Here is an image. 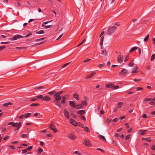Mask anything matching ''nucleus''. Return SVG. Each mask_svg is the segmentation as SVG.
<instances>
[{
    "mask_svg": "<svg viewBox=\"0 0 155 155\" xmlns=\"http://www.w3.org/2000/svg\"><path fill=\"white\" fill-rule=\"evenodd\" d=\"M130 134H128V135H127L125 137L126 140H128L130 137Z\"/></svg>",
    "mask_w": 155,
    "mask_h": 155,
    "instance_id": "a18cd8bd",
    "label": "nucleus"
},
{
    "mask_svg": "<svg viewBox=\"0 0 155 155\" xmlns=\"http://www.w3.org/2000/svg\"><path fill=\"white\" fill-rule=\"evenodd\" d=\"M64 116L67 118L68 119H69V115L68 111L64 109Z\"/></svg>",
    "mask_w": 155,
    "mask_h": 155,
    "instance_id": "9d476101",
    "label": "nucleus"
},
{
    "mask_svg": "<svg viewBox=\"0 0 155 155\" xmlns=\"http://www.w3.org/2000/svg\"><path fill=\"white\" fill-rule=\"evenodd\" d=\"M45 33L44 31L42 30H40L36 32L35 33L37 34H43Z\"/></svg>",
    "mask_w": 155,
    "mask_h": 155,
    "instance_id": "a878e982",
    "label": "nucleus"
},
{
    "mask_svg": "<svg viewBox=\"0 0 155 155\" xmlns=\"http://www.w3.org/2000/svg\"><path fill=\"white\" fill-rule=\"evenodd\" d=\"M117 120H118V118H115L113 119L112 120V121L113 122H116Z\"/></svg>",
    "mask_w": 155,
    "mask_h": 155,
    "instance_id": "774afa93",
    "label": "nucleus"
},
{
    "mask_svg": "<svg viewBox=\"0 0 155 155\" xmlns=\"http://www.w3.org/2000/svg\"><path fill=\"white\" fill-rule=\"evenodd\" d=\"M128 55L126 56V57L124 59V61L126 62L129 59V58H128Z\"/></svg>",
    "mask_w": 155,
    "mask_h": 155,
    "instance_id": "0e129e2a",
    "label": "nucleus"
},
{
    "mask_svg": "<svg viewBox=\"0 0 155 155\" xmlns=\"http://www.w3.org/2000/svg\"><path fill=\"white\" fill-rule=\"evenodd\" d=\"M138 48V47H134L132 48L130 51V52H131L134 51L136 50Z\"/></svg>",
    "mask_w": 155,
    "mask_h": 155,
    "instance_id": "cd10ccee",
    "label": "nucleus"
},
{
    "mask_svg": "<svg viewBox=\"0 0 155 155\" xmlns=\"http://www.w3.org/2000/svg\"><path fill=\"white\" fill-rule=\"evenodd\" d=\"M40 105L39 104H35V103H33L31 104L30 106H39Z\"/></svg>",
    "mask_w": 155,
    "mask_h": 155,
    "instance_id": "72a5a7b5",
    "label": "nucleus"
},
{
    "mask_svg": "<svg viewBox=\"0 0 155 155\" xmlns=\"http://www.w3.org/2000/svg\"><path fill=\"white\" fill-rule=\"evenodd\" d=\"M101 54L104 56H106L107 55V53L105 50H104L101 51Z\"/></svg>",
    "mask_w": 155,
    "mask_h": 155,
    "instance_id": "6ab92c4d",
    "label": "nucleus"
},
{
    "mask_svg": "<svg viewBox=\"0 0 155 155\" xmlns=\"http://www.w3.org/2000/svg\"><path fill=\"white\" fill-rule=\"evenodd\" d=\"M147 116L146 114H143L142 115V117L143 118H145L147 117Z\"/></svg>",
    "mask_w": 155,
    "mask_h": 155,
    "instance_id": "5fc2aeb1",
    "label": "nucleus"
},
{
    "mask_svg": "<svg viewBox=\"0 0 155 155\" xmlns=\"http://www.w3.org/2000/svg\"><path fill=\"white\" fill-rule=\"evenodd\" d=\"M155 59V54H153L151 58V60L153 61Z\"/></svg>",
    "mask_w": 155,
    "mask_h": 155,
    "instance_id": "f704fd0d",
    "label": "nucleus"
},
{
    "mask_svg": "<svg viewBox=\"0 0 155 155\" xmlns=\"http://www.w3.org/2000/svg\"><path fill=\"white\" fill-rule=\"evenodd\" d=\"M74 153L75 154H77L78 155H81V153H79L78 151H75L74 152Z\"/></svg>",
    "mask_w": 155,
    "mask_h": 155,
    "instance_id": "ea45409f",
    "label": "nucleus"
},
{
    "mask_svg": "<svg viewBox=\"0 0 155 155\" xmlns=\"http://www.w3.org/2000/svg\"><path fill=\"white\" fill-rule=\"evenodd\" d=\"M128 70L126 69H124L119 73V74L122 76H125L128 72Z\"/></svg>",
    "mask_w": 155,
    "mask_h": 155,
    "instance_id": "0eeeda50",
    "label": "nucleus"
},
{
    "mask_svg": "<svg viewBox=\"0 0 155 155\" xmlns=\"http://www.w3.org/2000/svg\"><path fill=\"white\" fill-rule=\"evenodd\" d=\"M45 39V38H39V39H37V40H35V41L36 42H38V41H40L42 40H43L44 39Z\"/></svg>",
    "mask_w": 155,
    "mask_h": 155,
    "instance_id": "e433bc0d",
    "label": "nucleus"
},
{
    "mask_svg": "<svg viewBox=\"0 0 155 155\" xmlns=\"http://www.w3.org/2000/svg\"><path fill=\"white\" fill-rule=\"evenodd\" d=\"M140 70L137 67H134L132 70L131 73L133 74L136 73L139 71Z\"/></svg>",
    "mask_w": 155,
    "mask_h": 155,
    "instance_id": "20e7f679",
    "label": "nucleus"
},
{
    "mask_svg": "<svg viewBox=\"0 0 155 155\" xmlns=\"http://www.w3.org/2000/svg\"><path fill=\"white\" fill-rule=\"evenodd\" d=\"M40 145H41L42 146H43L44 145V143L42 141H40Z\"/></svg>",
    "mask_w": 155,
    "mask_h": 155,
    "instance_id": "338daca9",
    "label": "nucleus"
},
{
    "mask_svg": "<svg viewBox=\"0 0 155 155\" xmlns=\"http://www.w3.org/2000/svg\"><path fill=\"white\" fill-rule=\"evenodd\" d=\"M134 65V63H130L129 64V66L130 67H132Z\"/></svg>",
    "mask_w": 155,
    "mask_h": 155,
    "instance_id": "13d9d810",
    "label": "nucleus"
},
{
    "mask_svg": "<svg viewBox=\"0 0 155 155\" xmlns=\"http://www.w3.org/2000/svg\"><path fill=\"white\" fill-rule=\"evenodd\" d=\"M55 92H56L55 91H51L50 92H49L48 93V94H54V93H55Z\"/></svg>",
    "mask_w": 155,
    "mask_h": 155,
    "instance_id": "09e8293b",
    "label": "nucleus"
},
{
    "mask_svg": "<svg viewBox=\"0 0 155 155\" xmlns=\"http://www.w3.org/2000/svg\"><path fill=\"white\" fill-rule=\"evenodd\" d=\"M73 97L76 100H79V95L77 94H73Z\"/></svg>",
    "mask_w": 155,
    "mask_h": 155,
    "instance_id": "4be33fe9",
    "label": "nucleus"
},
{
    "mask_svg": "<svg viewBox=\"0 0 155 155\" xmlns=\"http://www.w3.org/2000/svg\"><path fill=\"white\" fill-rule=\"evenodd\" d=\"M116 29L117 28L114 26L110 27L107 30V34L111 35L114 32Z\"/></svg>",
    "mask_w": 155,
    "mask_h": 155,
    "instance_id": "f257e3e1",
    "label": "nucleus"
},
{
    "mask_svg": "<svg viewBox=\"0 0 155 155\" xmlns=\"http://www.w3.org/2000/svg\"><path fill=\"white\" fill-rule=\"evenodd\" d=\"M137 91H140V90H142V89L141 88H140V87H137Z\"/></svg>",
    "mask_w": 155,
    "mask_h": 155,
    "instance_id": "e2e57ef3",
    "label": "nucleus"
},
{
    "mask_svg": "<svg viewBox=\"0 0 155 155\" xmlns=\"http://www.w3.org/2000/svg\"><path fill=\"white\" fill-rule=\"evenodd\" d=\"M18 124L17 123H14L13 122H10L8 123V125H12L13 127H15L17 126V124Z\"/></svg>",
    "mask_w": 155,
    "mask_h": 155,
    "instance_id": "dca6fc26",
    "label": "nucleus"
},
{
    "mask_svg": "<svg viewBox=\"0 0 155 155\" xmlns=\"http://www.w3.org/2000/svg\"><path fill=\"white\" fill-rule=\"evenodd\" d=\"M31 115V114L30 113H27L24 114V116L25 118H27L30 116Z\"/></svg>",
    "mask_w": 155,
    "mask_h": 155,
    "instance_id": "c85d7f7f",
    "label": "nucleus"
},
{
    "mask_svg": "<svg viewBox=\"0 0 155 155\" xmlns=\"http://www.w3.org/2000/svg\"><path fill=\"white\" fill-rule=\"evenodd\" d=\"M36 97H37V98L40 99H42V100H43V96L42 95H38L36 96Z\"/></svg>",
    "mask_w": 155,
    "mask_h": 155,
    "instance_id": "473e14b6",
    "label": "nucleus"
},
{
    "mask_svg": "<svg viewBox=\"0 0 155 155\" xmlns=\"http://www.w3.org/2000/svg\"><path fill=\"white\" fill-rule=\"evenodd\" d=\"M96 74V73L95 72H93L91 73V74L90 75H88L87 77L86 78V79H89L90 78Z\"/></svg>",
    "mask_w": 155,
    "mask_h": 155,
    "instance_id": "2eb2a0df",
    "label": "nucleus"
},
{
    "mask_svg": "<svg viewBox=\"0 0 155 155\" xmlns=\"http://www.w3.org/2000/svg\"><path fill=\"white\" fill-rule=\"evenodd\" d=\"M12 104V103L11 102H9L8 103H4L3 104V106L4 107H8L9 105H11Z\"/></svg>",
    "mask_w": 155,
    "mask_h": 155,
    "instance_id": "393cba45",
    "label": "nucleus"
},
{
    "mask_svg": "<svg viewBox=\"0 0 155 155\" xmlns=\"http://www.w3.org/2000/svg\"><path fill=\"white\" fill-rule=\"evenodd\" d=\"M70 63V62L65 64H64V65L62 67V68H64V67H65L67 66Z\"/></svg>",
    "mask_w": 155,
    "mask_h": 155,
    "instance_id": "3c124183",
    "label": "nucleus"
},
{
    "mask_svg": "<svg viewBox=\"0 0 155 155\" xmlns=\"http://www.w3.org/2000/svg\"><path fill=\"white\" fill-rule=\"evenodd\" d=\"M149 35L148 34L146 37L144 39L143 41L145 42L147 41L149 39Z\"/></svg>",
    "mask_w": 155,
    "mask_h": 155,
    "instance_id": "7c9ffc66",
    "label": "nucleus"
},
{
    "mask_svg": "<svg viewBox=\"0 0 155 155\" xmlns=\"http://www.w3.org/2000/svg\"><path fill=\"white\" fill-rule=\"evenodd\" d=\"M23 37V36L20 35H14L12 38L10 39V40L11 41L15 40H17V39L20 38H21Z\"/></svg>",
    "mask_w": 155,
    "mask_h": 155,
    "instance_id": "7ed1b4c3",
    "label": "nucleus"
},
{
    "mask_svg": "<svg viewBox=\"0 0 155 155\" xmlns=\"http://www.w3.org/2000/svg\"><path fill=\"white\" fill-rule=\"evenodd\" d=\"M32 148V146H29V147H28V148H27V150H30Z\"/></svg>",
    "mask_w": 155,
    "mask_h": 155,
    "instance_id": "864d4df0",
    "label": "nucleus"
},
{
    "mask_svg": "<svg viewBox=\"0 0 155 155\" xmlns=\"http://www.w3.org/2000/svg\"><path fill=\"white\" fill-rule=\"evenodd\" d=\"M51 26L52 25H51L45 26L44 28L45 29H47L50 28Z\"/></svg>",
    "mask_w": 155,
    "mask_h": 155,
    "instance_id": "de8ad7c7",
    "label": "nucleus"
},
{
    "mask_svg": "<svg viewBox=\"0 0 155 155\" xmlns=\"http://www.w3.org/2000/svg\"><path fill=\"white\" fill-rule=\"evenodd\" d=\"M151 100H152V99L151 98H146V99H145L144 100V101H149Z\"/></svg>",
    "mask_w": 155,
    "mask_h": 155,
    "instance_id": "37998d69",
    "label": "nucleus"
},
{
    "mask_svg": "<svg viewBox=\"0 0 155 155\" xmlns=\"http://www.w3.org/2000/svg\"><path fill=\"white\" fill-rule=\"evenodd\" d=\"M105 63H104V64H100L99 65V68H101L103 66L105 65Z\"/></svg>",
    "mask_w": 155,
    "mask_h": 155,
    "instance_id": "680f3d73",
    "label": "nucleus"
},
{
    "mask_svg": "<svg viewBox=\"0 0 155 155\" xmlns=\"http://www.w3.org/2000/svg\"><path fill=\"white\" fill-rule=\"evenodd\" d=\"M149 130L150 129L145 130L140 129L138 131L137 134L141 135H143L146 134V132H148V130Z\"/></svg>",
    "mask_w": 155,
    "mask_h": 155,
    "instance_id": "f03ea898",
    "label": "nucleus"
},
{
    "mask_svg": "<svg viewBox=\"0 0 155 155\" xmlns=\"http://www.w3.org/2000/svg\"><path fill=\"white\" fill-rule=\"evenodd\" d=\"M9 137V136H6V137H5L4 138H3V140H7L8 139V138Z\"/></svg>",
    "mask_w": 155,
    "mask_h": 155,
    "instance_id": "bf43d9fd",
    "label": "nucleus"
},
{
    "mask_svg": "<svg viewBox=\"0 0 155 155\" xmlns=\"http://www.w3.org/2000/svg\"><path fill=\"white\" fill-rule=\"evenodd\" d=\"M27 134H22L21 136L23 138H26L27 137Z\"/></svg>",
    "mask_w": 155,
    "mask_h": 155,
    "instance_id": "8fccbe9b",
    "label": "nucleus"
},
{
    "mask_svg": "<svg viewBox=\"0 0 155 155\" xmlns=\"http://www.w3.org/2000/svg\"><path fill=\"white\" fill-rule=\"evenodd\" d=\"M124 103L122 102H119L117 104L118 108L119 109L121 108L122 107V105Z\"/></svg>",
    "mask_w": 155,
    "mask_h": 155,
    "instance_id": "aec40b11",
    "label": "nucleus"
},
{
    "mask_svg": "<svg viewBox=\"0 0 155 155\" xmlns=\"http://www.w3.org/2000/svg\"><path fill=\"white\" fill-rule=\"evenodd\" d=\"M81 104L83 106H86L87 104V103L86 101L84 100L81 102Z\"/></svg>",
    "mask_w": 155,
    "mask_h": 155,
    "instance_id": "bb28decb",
    "label": "nucleus"
},
{
    "mask_svg": "<svg viewBox=\"0 0 155 155\" xmlns=\"http://www.w3.org/2000/svg\"><path fill=\"white\" fill-rule=\"evenodd\" d=\"M77 109H79L83 108L84 107V106L82 105L81 104H80L77 105L76 107Z\"/></svg>",
    "mask_w": 155,
    "mask_h": 155,
    "instance_id": "a211bd4d",
    "label": "nucleus"
},
{
    "mask_svg": "<svg viewBox=\"0 0 155 155\" xmlns=\"http://www.w3.org/2000/svg\"><path fill=\"white\" fill-rule=\"evenodd\" d=\"M31 35H32V34L31 33H29L27 34V35H26L24 37L25 38H28Z\"/></svg>",
    "mask_w": 155,
    "mask_h": 155,
    "instance_id": "58836bf2",
    "label": "nucleus"
},
{
    "mask_svg": "<svg viewBox=\"0 0 155 155\" xmlns=\"http://www.w3.org/2000/svg\"><path fill=\"white\" fill-rule=\"evenodd\" d=\"M43 87H44L40 86V87H36L35 88L36 89H40L42 88Z\"/></svg>",
    "mask_w": 155,
    "mask_h": 155,
    "instance_id": "6e6d98bb",
    "label": "nucleus"
},
{
    "mask_svg": "<svg viewBox=\"0 0 155 155\" xmlns=\"http://www.w3.org/2000/svg\"><path fill=\"white\" fill-rule=\"evenodd\" d=\"M70 105L73 107H75L76 103L74 101H70L69 102Z\"/></svg>",
    "mask_w": 155,
    "mask_h": 155,
    "instance_id": "f8f14e48",
    "label": "nucleus"
},
{
    "mask_svg": "<svg viewBox=\"0 0 155 155\" xmlns=\"http://www.w3.org/2000/svg\"><path fill=\"white\" fill-rule=\"evenodd\" d=\"M81 118L84 120H86L85 117L84 116H82L81 117Z\"/></svg>",
    "mask_w": 155,
    "mask_h": 155,
    "instance_id": "603ef678",
    "label": "nucleus"
},
{
    "mask_svg": "<svg viewBox=\"0 0 155 155\" xmlns=\"http://www.w3.org/2000/svg\"><path fill=\"white\" fill-rule=\"evenodd\" d=\"M84 130L85 131L87 132H89V128L87 127H84Z\"/></svg>",
    "mask_w": 155,
    "mask_h": 155,
    "instance_id": "c9c22d12",
    "label": "nucleus"
},
{
    "mask_svg": "<svg viewBox=\"0 0 155 155\" xmlns=\"http://www.w3.org/2000/svg\"><path fill=\"white\" fill-rule=\"evenodd\" d=\"M52 135L51 134H47L46 135V136L47 138H49L51 137Z\"/></svg>",
    "mask_w": 155,
    "mask_h": 155,
    "instance_id": "a19ab883",
    "label": "nucleus"
},
{
    "mask_svg": "<svg viewBox=\"0 0 155 155\" xmlns=\"http://www.w3.org/2000/svg\"><path fill=\"white\" fill-rule=\"evenodd\" d=\"M70 123L73 125L76 126L77 125V123L76 121L72 119H71L70 120Z\"/></svg>",
    "mask_w": 155,
    "mask_h": 155,
    "instance_id": "9b49d317",
    "label": "nucleus"
},
{
    "mask_svg": "<svg viewBox=\"0 0 155 155\" xmlns=\"http://www.w3.org/2000/svg\"><path fill=\"white\" fill-rule=\"evenodd\" d=\"M51 98L48 96H44L43 97L42 100L45 101H48L50 100Z\"/></svg>",
    "mask_w": 155,
    "mask_h": 155,
    "instance_id": "4468645a",
    "label": "nucleus"
},
{
    "mask_svg": "<svg viewBox=\"0 0 155 155\" xmlns=\"http://www.w3.org/2000/svg\"><path fill=\"white\" fill-rule=\"evenodd\" d=\"M21 122H20L19 123H18V124H17V126L16 127H16L15 130H18L19 129V128L21 127Z\"/></svg>",
    "mask_w": 155,
    "mask_h": 155,
    "instance_id": "b1692460",
    "label": "nucleus"
},
{
    "mask_svg": "<svg viewBox=\"0 0 155 155\" xmlns=\"http://www.w3.org/2000/svg\"><path fill=\"white\" fill-rule=\"evenodd\" d=\"M54 97L56 101H60L61 98V96L59 95H58V93H56Z\"/></svg>",
    "mask_w": 155,
    "mask_h": 155,
    "instance_id": "1a4fd4ad",
    "label": "nucleus"
},
{
    "mask_svg": "<svg viewBox=\"0 0 155 155\" xmlns=\"http://www.w3.org/2000/svg\"><path fill=\"white\" fill-rule=\"evenodd\" d=\"M6 47V46L5 45H3L2 46H1L0 47V51L2 50L4 48H5Z\"/></svg>",
    "mask_w": 155,
    "mask_h": 155,
    "instance_id": "79ce46f5",
    "label": "nucleus"
},
{
    "mask_svg": "<svg viewBox=\"0 0 155 155\" xmlns=\"http://www.w3.org/2000/svg\"><path fill=\"white\" fill-rule=\"evenodd\" d=\"M98 137L99 138L101 139H104L105 141H106L105 138L104 136L100 135L98 136Z\"/></svg>",
    "mask_w": 155,
    "mask_h": 155,
    "instance_id": "c756f323",
    "label": "nucleus"
},
{
    "mask_svg": "<svg viewBox=\"0 0 155 155\" xmlns=\"http://www.w3.org/2000/svg\"><path fill=\"white\" fill-rule=\"evenodd\" d=\"M146 140L148 142H150L151 141V139L150 137L146 138Z\"/></svg>",
    "mask_w": 155,
    "mask_h": 155,
    "instance_id": "4c0bfd02",
    "label": "nucleus"
},
{
    "mask_svg": "<svg viewBox=\"0 0 155 155\" xmlns=\"http://www.w3.org/2000/svg\"><path fill=\"white\" fill-rule=\"evenodd\" d=\"M91 60V59H86L84 61V63L87 62H89V61H90Z\"/></svg>",
    "mask_w": 155,
    "mask_h": 155,
    "instance_id": "49530a36",
    "label": "nucleus"
},
{
    "mask_svg": "<svg viewBox=\"0 0 155 155\" xmlns=\"http://www.w3.org/2000/svg\"><path fill=\"white\" fill-rule=\"evenodd\" d=\"M112 120H111V119H110L109 120V119L107 120V124H110V123L112 121Z\"/></svg>",
    "mask_w": 155,
    "mask_h": 155,
    "instance_id": "69168bd1",
    "label": "nucleus"
},
{
    "mask_svg": "<svg viewBox=\"0 0 155 155\" xmlns=\"http://www.w3.org/2000/svg\"><path fill=\"white\" fill-rule=\"evenodd\" d=\"M124 57L121 55H118L117 58V61L120 63H121L123 61Z\"/></svg>",
    "mask_w": 155,
    "mask_h": 155,
    "instance_id": "39448f33",
    "label": "nucleus"
},
{
    "mask_svg": "<svg viewBox=\"0 0 155 155\" xmlns=\"http://www.w3.org/2000/svg\"><path fill=\"white\" fill-rule=\"evenodd\" d=\"M49 128L51 129L54 133H57L58 132V130L56 128V127L54 124H51Z\"/></svg>",
    "mask_w": 155,
    "mask_h": 155,
    "instance_id": "423d86ee",
    "label": "nucleus"
},
{
    "mask_svg": "<svg viewBox=\"0 0 155 155\" xmlns=\"http://www.w3.org/2000/svg\"><path fill=\"white\" fill-rule=\"evenodd\" d=\"M43 151V149L41 148H39L38 150V152L40 153H41Z\"/></svg>",
    "mask_w": 155,
    "mask_h": 155,
    "instance_id": "c03bdc74",
    "label": "nucleus"
},
{
    "mask_svg": "<svg viewBox=\"0 0 155 155\" xmlns=\"http://www.w3.org/2000/svg\"><path fill=\"white\" fill-rule=\"evenodd\" d=\"M27 150H26V149H25V150H22V153H26L27 152Z\"/></svg>",
    "mask_w": 155,
    "mask_h": 155,
    "instance_id": "052dcab7",
    "label": "nucleus"
},
{
    "mask_svg": "<svg viewBox=\"0 0 155 155\" xmlns=\"http://www.w3.org/2000/svg\"><path fill=\"white\" fill-rule=\"evenodd\" d=\"M104 39V37L102 36L100 39V45L101 47V48H102V46L103 45V41Z\"/></svg>",
    "mask_w": 155,
    "mask_h": 155,
    "instance_id": "f3484780",
    "label": "nucleus"
},
{
    "mask_svg": "<svg viewBox=\"0 0 155 155\" xmlns=\"http://www.w3.org/2000/svg\"><path fill=\"white\" fill-rule=\"evenodd\" d=\"M68 137L72 140H74L76 138L75 136L72 134H70L68 135Z\"/></svg>",
    "mask_w": 155,
    "mask_h": 155,
    "instance_id": "ddd939ff",
    "label": "nucleus"
},
{
    "mask_svg": "<svg viewBox=\"0 0 155 155\" xmlns=\"http://www.w3.org/2000/svg\"><path fill=\"white\" fill-rule=\"evenodd\" d=\"M84 143L88 147H90L91 145L90 142L87 139H86L84 140Z\"/></svg>",
    "mask_w": 155,
    "mask_h": 155,
    "instance_id": "6e6552de",
    "label": "nucleus"
},
{
    "mask_svg": "<svg viewBox=\"0 0 155 155\" xmlns=\"http://www.w3.org/2000/svg\"><path fill=\"white\" fill-rule=\"evenodd\" d=\"M113 86V84H108L106 85L105 87L107 88H111Z\"/></svg>",
    "mask_w": 155,
    "mask_h": 155,
    "instance_id": "412c9836",
    "label": "nucleus"
},
{
    "mask_svg": "<svg viewBox=\"0 0 155 155\" xmlns=\"http://www.w3.org/2000/svg\"><path fill=\"white\" fill-rule=\"evenodd\" d=\"M68 96L67 95H65L64 96L62 97V98L63 99H64V100H67L68 99Z\"/></svg>",
    "mask_w": 155,
    "mask_h": 155,
    "instance_id": "2f4dec72",
    "label": "nucleus"
},
{
    "mask_svg": "<svg viewBox=\"0 0 155 155\" xmlns=\"http://www.w3.org/2000/svg\"><path fill=\"white\" fill-rule=\"evenodd\" d=\"M85 113V111L83 110H78L77 111V113L78 114H80L81 115L84 114Z\"/></svg>",
    "mask_w": 155,
    "mask_h": 155,
    "instance_id": "5701e85b",
    "label": "nucleus"
},
{
    "mask_svg": "<svg viewBox=\"0 0 155 155\" xmlns=\"http://www.w3.org/2000/svg\"><path fill=\"white\" fill-rule=\"evenodd\" d=\"M9 42H8V41L6 42H1V44H9Z\"/></svg>",
    "mask_w": 155,
    "mask_h": 155,
    "instance_id": "4d7b16f0",
    "label": "nucleus"
}]
</instances>
